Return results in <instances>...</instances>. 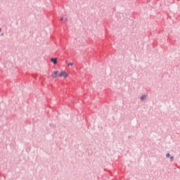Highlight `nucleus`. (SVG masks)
I'll use <instances>...</instances> for the list:
<instances>
[{"label":"nucleus","instance_id":"1","mask_svg":"<svg viewBox=\"0 0 180 180\" xmlns=\"http://www.w3.org/2000/svg\"><path fill=\"white\" fill-rule=\"evenodd\" d=\"M59 78H68V74L65 71H60L58 74Z\"/></svg>","mask_w":180,"mask_h":180},{"label":"nucleus","instance_id":"2","mask_svg":"<svg viewBox=\"0 0 180 180\" xmlns=\"http://www.w3.org/2000/svg\"><path fill=\"white\" fill-rule=\"evenodd\" d=\"M59 74H60V72H58V70H55V71L52 73V77H53V78H58Z\"/></svg>","mask_w":180,"mask_h":180},{"label":"nucleus","instance_id":"3","mask_svg":"<svg viewBox=\"0 0 180 180\" xmlns=\"http://www.w3.org/2000/svg\"><path fill=\"white\" fill-rule=\"evenodd\" d=\"M51 61H52V63H53V64H56L57 63V58H51Z\"/></svg>","mask_w":180,"mask_h":180},{"label":"nucleus","instance_id":"4","mask_svg":"<svg viewBox=\"0 0 180 180\" xmlns=\"http://www.w3.org/2000/svg\"><path fill=\"white\" fill-rule=\"evenodd\" d=\"M68 67H72V65H74V63H68Z\"/></svg>","mask_w":180,"mask_h":180},{"label":"nucleus","instance_id":"5","mask_svg":"<svg viewBox=\"0 0 180 180\" xmlns=\"http://www.w3.org/2000/svg\"><path fill=\"white\" fill-rule=\"evenodd\" d=\"M146 96H143L141 97V101H144V99H146Z\"/></svg>","mask_w":180,"mask_h":180},{"label":"nucleus","instance_id":"6","mask_svg":"<svg viewBox=\"0 0 180 180\" xmlns=\"http://www.w3.org/2000/svg\"><path fill=\"white\" fill-rule=\"evenodd\" d=\"M169 156H170L169 153H167V154L166 155V157H167V158H169Z\"/></svg>","mask_w":180,"mask_h":180},{"label":"nucleus","instance_id":"7","mask_svg":"<svg viewBox=\"0 0 180 180\" xmlns=\"http://www.w3.org/2000/svg\"><path fill=\"white\" fill-rule=\"evenodd\" d=\"M170 159H171V161H172V160H174V157H171Z\"/></svg>","mask_w":180,"mask_h":180},{"label":"nucleus","instance_id":"8","mask_svg":"<svg viewBox=\"0 0 180 180\" xmlns=\"http://www.w3.org/2000/svg\"><path fill=\"white\" fill-rule=\"evenodd\" d=\"M60 20H61V21L64 20V18H60Z\"/></svg>","mask_w":180,"mask_h":180},{"label":"nucleus","instance_id":"9","mask_svg":"<svg viewBox=\"0 0 180 180\" xmlns=\"http://www.w3.org/2000/svg\"><path fill=\"white\" fill-rule=\"evenodd\" d=\"M65 22H67V18L65 20Z\"/></svg>","mask_w":180,"mask_h":180},{"label":"nucleus","instance_id":"10","mask_svg":"<svg viewBox=\"0 0 180 180\" xmlns=\"http://www.w3.org/2000/svg\"><path fill=\"white\" fill-rule=\"evenodd\" d=\"M0 32H1V28H0Z\"/></svg>","mask_w":180,"mask_h":180}]
</instances>
